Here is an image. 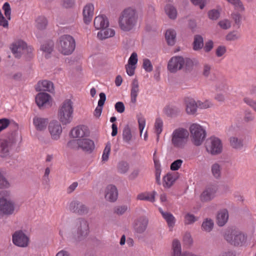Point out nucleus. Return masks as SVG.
Segmentation results:
<instances>
[{
    "label": "nucleus",
    "instance_id": "6e6552de",
    "mask_svg": "<svg viewBox=\"0 0 256 256\" xmlns=\"http://www.w3.org/2000/svg\"><path fill=\"white\" fill-rule=\"evenodd\" d=\"M9 192H5L0 194V218L4 215H11L15 210L14 202L6 196H8Z\"/></svg>",
    "mask_w": 256,
    "mask_h": 256
},
{
    "label": "nucleus",
    "instance_id": "bf43d9fd",
    "mask_svg": "<svg viewBox=\"0 0 256 256\" xmlns=\"http://www.w3.org/2000/svg\"><path fill=\"white\" fill-rule=\"evenodd\" d=\"M128 206L126 205L116 206L114 208V212L118 215H122L126 212Z\"/></svg>",
    "mask_w": 256,
    "mask_h": 256
},
{
    "label": "nucleus",
    "instance_id": "774afa93",
    "mask_svg": "<svg viewBox=\"0 0 256 256\" xmlns=\"http://www.w3.org/2000/svg\"><path fill=\"white\" fill-rule=\"evenodd\" d=\"M137 54L134 52L131 54L128 60V64L135 66L138 62Z\"/></svg>",
    "mask_w": 256,
    "mask_h": 256
},
{
    "label": "nucleus",
    "instance_id": "13d9d810",
    "mask_svg": "<svg viewBox=\"0 0 256 256\" xmlns=\"http://www.w3.org/2000/svg\"><path fill=\"white\" fill-rule=\"evenodd\" d=\"M184 244L188 247L190 246L193 242V240L190 233H186L183 238Z\"/></svg>",
    "mask_w": 256,
    "mask_h": 256
},
{
    "label": "nucleus",
    "instance_id": "a211bd4d",
    "mask_svg": "<svg viewBox=\"0 0 256 256\" xmlns=\"http://www.w3.org/2000/svg\"><path fill=\"white\" fill-rule=\"evenodd\" d=\"M50 94L45 92H40L36 96V102L40 108L50 106Z\"/></svg>",
    "mask_w": 256,
    "mask_h": 256
},
{
    "label": "nucleus",
    "instance_id": "6ab92c4d",
    "mask_svg": "<svg viewBox=\"0 0 256 256\" xmlns=\"http://www.w3.org/2000/svg\"><path fill=\"white\" fill-rule=\"evenodd\" d=\"M184 102L186 114L188 115L196 116L198 108L196 101L192 98H186Z\"/></svg>",
    "mask_w": 256,
    "mask_h": 256
},
{
    "label": "nucleus",
    "instance_id": "052dcab7",
    "mask_svg": "<svg viewBox=\"0 0 256 256\" xmlns=\"http://www.w3.org/2000/svg\"><path fill=\"white\" fill-rule=\"evenodd\" d=\"M142 66L144 68L147 72H150L152 70V64L150 60L148 58L144 59L143 60Z\"/></svg>",
    "mask_w": 256,
    "mask_h": 256
},
{
    "label": "nucleus",
    "instance_id": "aec40b11",
    "mask_svg": "<svg viewBox=\"0 0 256 256\" xmlns=\"http://www.w3.org/2000/svg\"><path fill=\"white\" fill-rule=\"evenodd\" d=\"M48 120L46 118L36 116L33 118V124L38 131H44L48 127Z\"/></svg>",
    "mask_w": 256,
    "mask_h": 256
},
{
    "label": "nucleus",
    "instance_id": "393cba45",
    "mask_svg": "<svg viewBox=\"0 0 256 256\" xmlns=\"http://www.w3.org/2000/svg\"><path fill=\"white\" fill-rule=\"evenodd\" d=\"M80 149L91 152L95 148L94 142L88 138L80 139Z\"/></svg>",
    "mask_w": 256,
    "mask_h": 256
},
{
    "label": "nucleus",
    "instance_id": "ea45409f",
    "mask_svg": "<svg viewBox=\"0 0 256 256\" xmlns=\"http://www.w3.org/2000/svg\"><path fill=\"white\" fill-rule=\"evenodd\" d=\"M112 36V29H104L98 32L97 36L101 40L108 38Z\"/></svg>",
    "mask_w": 256,
    "mask_h": 256
},
{
    "label": "nucleus",
    "instance_id": "680f3d73",
    "mask_svg": "<svg viewBox=\"0 0 256 256\" xmlns=\"http://www.w3.org/2000/svg\"><path fill=\"white\" fill-rule=\"evenodd\" d=\"M182 162V160L180 159H178L174 160L170 164V170H178L181 166Z\"/></svg>",
    "mask_w": 256,
    "mask_h": 256
},
{
    "label": "nucleus",
    "instance_id": "a878e982",
    "mask_svg": "<svg viewBox=\"0 0 256 256\" xmlns=\"http://www.w3.org/2000/svg\"><path fill=\"white\" fill-rule=\"evenodd\" d=\"M36 90L37 91H48L52 92L54 90L53 84L46 80L39 82L38 83Z\"/></svg>",
    "mask_w": 256,
    "mask_h": 256
},
{
    "label": "nucleus",
    "instance_id": "c85d7f7f",
    "mask_svg": "<svg viewBox=\"0 0 256 256\" xmlns=\"http://www.w3.org/2000/svg\"><path fill=\"white\" fill-rule=\"evenodd\" d=\"M184 66H185L186 72H191L194 66L198 64V61L196 58H184Z\"/></svg>",
    "mask_w": 256,
    "mask_h": 256
},
{
    "label": "nucleus",
    "instance_id": "49530a36",
    "mask_svg": "<svg viewBox=\"0 0 256 256\" xmlns=\"http://www.w3.org/2000/svg\"><path fill=\"white\" fill-rule=\"evenodd\" d=\"M47 20L44 16H39L36 20V26L40 30H42L46 28L47 25Z\"/></svg>",
    "mask_w": 256,
    "mask_h": 256
},
{
    "label": "nucleus",
    "instance_id": "9d476101",
    "mask_svg": "<svg viewBox=\"0 0 256 256\" xmlns=\"http://www.w3.org/2000/svg\"><path fill=\"white\" fill-rule=\"evenodd\" d=\"M18 139L21 137L18 134H13L6 140L0 142V156L5 158L9 156L10 150L15 144Z\"/></svg>",
    "mask_w": 256,
    "mask_h": 256
},
{
    "label": "nucleus",
    "instance_id": "6e6d98bb",
    "mask_svg": "<svg viewBox=\"0 0 256 256\" xmlns=\"http://www.w3.org/2000/svg\"><path fill=\"white\" fill-rule=\"evenodd\" d=\"M240 38V34L238 32L233 31L229 32L226 36V40L228 41L236 40Z\"/></svg>",
    "mask_w": 256,
    "mask_h": 256
},
{
    "label": "nucleus",
    "instance_id": "9b49d317",
    "mask_svg": "<svg viewBox=\"0 0 256 256\" xmlns=\"http://www.w3.org/2000/svg\"><path fill=\"white\" fill-rule=\"evenodd\" d=\"M62 124L56 120H52L49 122L48 132L52 140L57 141L60 138L63 131Z\"/></svg>",
    "mask_w": 256,
    "mask_h": 256
},
{
    "label": "nucleus",
    "instance_id": "e433bc0d",
    "mask_svg": "<svg viewBox=\"0 0 256 256\" xmlns=\"http://www.w3.org/2000/svg\"><path fill=\"white\" fill-rule=\"evenodd\" d=\"M230 146L234 149L240 150L243 147V140L236 137H231L230 138Z\"/></svg>",
    "mask_w": 256,
    "mask_h": 256
},
{
    "label": "nucleus",
    "instance_id": "e2e57ef3",
    "mask_svg": "<svg viewBox=\"0 0 256 256\" xmlns=\"http://www.w3.org/2000/svg\"><path fill=\"white\" fill-rule=\"evenodd\" d=\"M218 24L221 28L224 30L228 29L231 26L230 22L226 19L220 21Z\"/></svg>",
    "mask_w": 256,
    "mask_h": 256
},
{
    "label": "nucleus",
    "instance_id": "37998d69",
    "mask_svg": "<svg viewBox=\"0 0 256 256\" xmlns=\"http://www.w3.org/2000/svg\"><path fill=\"white\" fill-rule=\"evenodd\" d=\"M214 227V222L211 219L206 218L202 224L203 230L207 232H210Z\"/></svg>",
    "mask_w": 256,
    "mask_h": 256
},
{
    "label": "nucleus",
    "instance_id": "c756f323",
    "mask_svg": "<svg viewBox=\"0 0 256 256\" xmlns=\"http://www.w3.org/2000/svg\"><path fill=\"white\" fill-rule=\"evenodd\" d=\"M54 43L52 41H48L42 45L40 50L46 58L49 57V55L53 50Z\"/></svg>",
    "mask_w": 256,
    "mask_h": 256
},
{
    "label": "nucleus",
    "instance_id": "2eb2a0df",
    "mask_svg": "<svg viewBox=\"0 0 256 256\" xmlns=\"http://www.w3.org/2000/svg\"><path fill=\"white\" fill-rule=\"evenodd\" d=\"M148 224V219L144 216L136 220L133 224L134 232L137 234H142L146 230Z\"/></svg>",
    "mask_w": 256,
    "mask_h": 256
},
{
    "label": "nucleus",
    "instance_id": "473e14b6",
    "mask_svg": "<svg viewBox=\"0 0 256 256\" xmlns=\"http://www.w3.org/2000/svg\"><path fill=\"white\" fill-rule=\"evenodd\" d=\"M176 32L174 30L169 29L166 31L165 38L168 44L174 46L176 41Z\"/></svg>",
    "mask_w": 256,
    "mask_h": 256
},
{
    "label": "nucleus",
    "instance_id": "58836bf2",
    "mask_svg": "<svg viewBox=\"0 0 256 256\" xmlns=\"http://www.w3.org/2000/svg\"><path fill=\"white\" fill-rule=\"evenodd\" d=\"M226 86V84L224 78H216L214 84L215 90L216 92L224 90Z\"/></svg>",
    "mask_w": 256,
    "mask_h": 256
},
{
    "label": "nucleus",
    "instance_id": "8fccbe9b",
    "mask_svg": "<svg viewBox=\"0 0 256 256\" xmlns=\"http://www.w3.org/2000/svg\"><path fill=\"white\" fill-rule=\"evenodd\" d=\"M80 139L72 140L68 142L67 146L68 148L72 149H80Z\"/></svg>",
    "mask_w": 256,
    "mask_h": 256
},
{
    "label": "nucleus",
    "instance_id": "72a5a7b5",
    "mask_svg": "<svg viewBox=\"0 0 256 256\" xmlns=\"http://www.w3.org/2000/svg\"><path fill=\"white\" fill-rule=\"evenodd\" d=\"M162 217L166 220L168 227L172 228L175 224L176 219L174 216L170 212H164L160 210Z\"/></svg>",
    "mask_w": 256,
    "mask_h": 256
},
{
    "label": "nucleus",
    "instance_id": "39448f33",
    "mask_svg": "<svg viewBox=\"0 0 256 256\" xmlns=\"http://www.w3.org/2000/svg\"><path fill=\"white\" fill-rule=\"evenodd\" d=\"M10 49L14 56L16 58L24 56L26 58H29L32 56V48L28 46L26 42L21 40L14 42L11 45Z\"/></svg>",
    "mask_w": 256,
    "mask_h": 256
},
{
    "label": "nucleus",
    "instance_id": "cd10ccee",
    "mask_svg": "<svg viewBox=\"0 0 256 256\" xmlns=\"http://www.w3.org/2000/svg\"><path fill=\"white\" fill-rule=\"evenodd\" d=\"M106 99V94L104 92L100 94V100L98 102V105L96 108L94 114L96 118H99L102 114V106Z\"/></svg>",
    "mask_w": 256,
    "mask_h": 256
},
{
    "label": "nucleus",
    "instance_id": "f704fd0d",
    "mask_svg": "<svg viewBox=\"0 0 256 256\" xmlns=\"http://www.w3.org/2000/svg\"><path fill=\"white\" fill-rule=\"evenodd\" d=\"M166 114L169 117H176L180 112V110L175 106H167L164 110Z\"/></svg>",
    "mask_w": 256,
    "mask_h": 256
},
{
    "label": "nucleus",
    "instance_id": "0eeeda50",
    "mask_svg": "<svg viewBox=\"0 0 256 256\" xmlns=\"http://www.w3.org/2000/svg\"><path fill=\"white\" fill-rule=\"evenodd\" d=\"M189 133L184 128L175 130L172 136V144L174 147L183 148L188 141Z\"/></svg>",
    "mask_w": 256,
    "mask_h": 256
},
{
    "label": "nucleus",
    "instance_id": "3c124183",
    "mask_svg": "<svg viewBox=\"0 0 256 256\" xmlns=\"http://www.w3.org/2000/svg\"><path fill=\"white\" fill-rule=\"evenodd\" d=\"M185 224H190L197 221L198 218L196 217L194 214L190 213L187 214L184 217Z\"/></svg>",
    "mask_w": 256,
    "mask_h": 256
},
{
    "label": "nucleus",
    "instance_id": "20e7f679",
    "mask_svg": "<svg viewBox=\"0 0 256 256\" xmlns=\"http://www.w3.org/2000/svg\"><path fill=\"white\" fill-rule=\"evenodd\" d=\"M89 233V226L88 221L83 218L77 219L72 230V236L76 242L84 240Z\"/></svg>",
    "mask_w": 256,
    "mask_h": 256
},
{
    "label": "nucleus",
    "instance_id": "864d4df0",
    "mask_svg": "<svg viewBox=\"0 0 256 256\" xmlns=\"http://www.w3.org/2000/svg\"><path fill=\"white\" fill-rule=\"evenodd\" d=\"M2 10H4L6 18L8 20H10L11 8L9 3L5 2L2 6Z\"/></svg>",
    "mask_w": 256,
    "mask_h": 256
},
{
    "label": "nucleus",
    "instance_id": "7c9ffc66",
    "mask_svg": "<svg viewBox=\"0 0 256 256\" xmlns=\"http://www.w3.org/2000/svg\"><path fill=\"white\" fill-rule=\"evenodd\" d=\"M130 166L129 163L126 160H120L117 164L116 169L118 173L124 174H126L130 170Z\"/></svg>",
    "mask_w": 256,
    "mask_h": 256
},
{
    "label": "nucleus",
    "instance_id": "4c0bfd02",
    "mask_svg": "<svg viewBox=\"0 0 256 256\" xmlns=\"http://www.w3.org/2000/svg\"><path fill=\"white\" fill-rule=\"evenodd\" d=\"M165 12L171 19H175L176 18L177 12L176 8L172 4H168L164 8Z\"/></svg>",
    "mask_w": 256,
    "mask_h": 256
},
{
    "label": "nucleus",
    "instance_id": "f03ea898",
    "mask_svg": "<svg viewBox=\"0 0 256 256\" xmlns=\"http://www.w3.org/2000/svg\"><path fill=\"white\" fill-rule=\"evenodd\" d=\"M74 108L73 102L70 99H66L60 106L57 116L58 122L62 125L70 124L73 120Z\"/></svg>",
    "mask_w": 256,
    "mask_h": 256
},
{
    "label": "nucleus",
    "instance_id": "4d7b16f0",
    "mask_svg": "<svg viewBox=\"0 0 256 256\" xmlns=\"http://www.w3.org/2000/svg\"><path fill=\"white\" fill-rule=\"evenodd\" d=\"M208 16L212 20H216L220 16V12L218 10L213 9L208 11Z\"/></svg>",
    "mask_w": 256,
    "mask_h": 256
},
{
    "label": "nucleus",
    "instance_id": "338daca9",
    "mask_svg": "<svg viewBox=\"0 0 256 256\" xmlns=\"http://www.w3.org/2000/svg\"><path fill=\"white\" fill-rule=\"evenodd\" d=\"M62 4L65 8H72L75 4V0H62Z\"/></svg>",
    "mask_w": 256,
    "mask_h": 256
},
{
    "label": "nucleus",
    "instance_id": "603ef678",
    "mask_svg": "<svg viewBox=\"0 0 256 256\" xmlns=\"http://www.w3.org/2000/svg\"><path fill=\"white\" fill-rule=\"evenodd\" d=\"M163 122L162 120L160 118H157L156 119L154 128L156 129V132L158 134H160L162 130Z\"/></svg>",
    "mask_w": 256,
    "mask_h": 256
},
{
    "label": "nucleus",
    "instance_id": "b1692460",
    "mask_svg": "<svg viewBox=\"0 0 256 256\" xmlns=\"http://www.w3.org/2000/svg\"><path fill=\"white\" fill-rule=\"evenodd\" d=\"M139 91L138 80L136 78H134L132 80L130 89V102L133 104H135L136 102V98Z\"/></svg>",
    "mask_w": 256,
    "mask_h": 256
},
{
    "label": "nucleus",
    "instance_id": "2f4dec72",
    "mask_svg": "<svg viewBox=\"0 0 256 256\" xmlns=\"http://www.w3.org/2000/svg\"><path fill=\"white\" fill-rule=\"evenodd\" d=\"M204 38L201 35L196 34L194 36V42H192L193 50L198 51L204 47Z\"/></svg>",
    "mask_w": 256,
    "mask_h": 256
},
{
    "label": "nucleus",
    "instance_id": "f257e3e1",
    "mask_svg": "<svg viewBox=\"0 0 256 256\" xmlns=\"http://www.w3.org/2000/svg\"><path fill=\"white\" fill-rule=\"evenodd\" d=\"M138 20L136 10L132 8L124 10L118 18V26L124 32H130L136 26Z\"/></svg>",
    "mask_w": 256,
    "mask_h": 256
},
{
    "label": "nucleus",
    "instance_id": "bb28decb",
    "mask_svg": "<svg viewBox=\"0 0 256 256\" xmlns=\"http://www.w3.org/2000/svg\"><path fill=\"white\" fill-rule=\"evenodd\" d=\"M228 218V214L226 210L224 209L220 211L216 216V223L220 226H224Z\"/></svg>",
    "mask_w": 256,
    "mask_h": 256
},
{
    "label": "nucleus",
    "instance_id": "7ed1b4c3",
    "mask_svg": "<svg viewBox=\"0 0 256 256\" xmlns=\"http://www.w3.org/2000/svg\"><path fill=\"white\" fill-rule=\"evenodd\" d=\"M224 236V240L228 244L234 246H242L246 244L247 236L239 230L228 228Z\"/></svg>",
    "mask_w": 256,
    "mask_h": 256
},
{
    "label": "nucleus",
    "instance_id": "dca6fc26",
    "mask_svg": "<svg viewBox=\"0 0 256 256\" xmlns=\"http://www.w3.org/2000/svg\"><path fill=\"white\" fill-rule=\"evenodd\" d=\"M184 58L181 56L172 57L169 60L168 68L171 72H176L184 66Z\"/></svg>",
    "mask_w": 256,
    "mask_h": 256
},
{
    "label": "nucleus",
    "instance_id": "ddd939ff",
    "mask_svg": "<svg viewBox=\"0 0 256 256\" xmlns=\"http://www.w3.org/2000/svg\"><path fill=\"white\" fill-rule=\"evenodd\" d=\"M12 243L20 248H26L30 244V238L23 231H16L12 235Z\"/></svg>",
    "mask_w": 256,
    "mask_h": 256
},
{
    "label": "nucleus",
    "instance_id": "5701e85b",
    "mask_svg": "<svg viewBox=\"0 0 256 256\" xmlns=\"http://www.w3.org/2000/svg\"><path fill=\"white\" fill-rule=\"evenodd\" d=\"M94 24L96 30L107 28L109 25L108 18L104 15H99L94 19Z\"/></svg>",
    "mask_w": 256,
    "mask_h": 256
},
{
    "label": "nucleus",
    "instance_id": "4be33fe9",
    "mask_svg": "<svg viewBox=\"0 0 256 256\" xmlns=\"http://www.w3.org/2000/svg\"><path fill=\"white\" fill-rule=\"evenodd\" d=\"M88 134V128L84 125H80L74 128L70 132L71 136L73 138H82L86 136Z\"/></svg>",
    "mask_w": 256,
    "mask_h": 256
},
{
    "label": "nucleus",
    "instance_id": "69168bd1",
    "mask_svg": "<svg viewBox=\"0 0 256 256\" xmlns=\"http://www.w3.org/2000/svg\"><path fill=\"white\" fill-rule=\"evenodd\" d=\"M196 102L198 106V108H207L210 107L212 105V104L208 100H206L204 102L198 100Z\"/></svg>",
    "mask_w": 256,
    "mask_h": 256
},
{
    "label": "nucleus",
    "instance_id": "a18cd8bd",
    "mask_svg": "<svg viewBox=\"0 0 256 256\" xmlns=\"http://www.w3.org/2000/svg\"><path fill=\"white\" fill-rule=\"evenodd\" d=\"M124 140L128 143H129L132 138V134L130 128L128 125H126L123 130Z\"/></svg>",
    "mask_w": 256,
    "mask_h": 256
},
{
    "label": "nucleus",
    "instance_id": "f3484780",
    "mask_svg": "<svg viewBox=\"0 0 256 256\" xmlns=\"http://www.w3.org/2000/svg\"><path fill=\"white\" fill-rule=\"evenodd\" d=\"M218 190L216 186L210 185L206 186L200 196V200L202 202H208L212 200Z\"/></svg>",
    "mask_w": 256,
    "mask_h": 256
},
{
    "label": "nucleus",
    "instance_id": "c03bdc74",
    "mask_svg": "<svg viewBox=\"0 0 256 256\" xmlns=\"http://www.w3.org/2000/svg\"><path fill=\"white\" fill-rule=\"evenodd\" d=\"M174 178L172 176V174H167L163 178L164 186L170 188L174 183Z\"/></svg>",
    "mask_w": 256,
    "mask_h": 256
},
{
    "label": "nucleus",
    "instance_id": "1a4fd4ad",
    "mask_svg": "<svg viewBox=\"0 0 256 256\" xmlns=\"http://www.w3.org/2000/svg\"><path fill=\"white\" fill-rule=\"evenodd\" d=\"M190 130L192 142L196 146L201 145L206 136V130L202 126L197 124H192L190 128Z\"/></svg>",
    "mask_w": 256,
    "mask_h": 256
},
{
    "label": "nucleus",
    "instance_id": "c9c22d12",
    "mask_svg": "<svg viewBox=\"0 0 256 256\" xmlns=\"http://www.w3.org/2000/svg\"><path fill=\"white\" fill-rule=\"evenodd\" d=\"M156 194V192L154 191L151 194L148 192L140 193L138 195L137 199L154 202V201Z\"/></svg>",
    "mask_w": 256,
    "mask_h": 256
},
{
    "label": "nucleus",
    "instance_id": "0e129e2a",
    "mask_svg": "<svg viewBox=\"0 0 256 256\" xmlns=\"http://www.w3.org/2000/svg\"><path fill=\"white\" fill-rule=\"evenodd\" d=\"M10 184L4 176L0 172V188H8Z\"/></svg>",
    "mask_w": 256,
    "mask_h": 256
},
{
    "label": "nucleus",
    "instance_id": "423d86ee",
    "mask_svg": "<svg viewBox=\"0 0 256 256\" xmlns=\"http://www.w3.org/2000/svg\"><path fill=\"white\" fill-rule=\"evenodd\" d=\"M75 40L70 35H64L60 37L58 43V50L64 55L72 54L75 49Z\"/></svg>",
    "mask_w": 256,
    "mask_h": 256
},
{
    "label": "nucleus",
    "instance_id": "a19ab883",
    "mask_svg": "<svg viewBox=\"0 0 256 256\" xmlns=\"http://www.w3.org/2000/svg\"><path fill=\"white\" fill-rule=\"evenodd\" d=\"M238 12H234L231 14L230 17L234 22V25L236 26L238 28H240L242 23V15Z\"/></svg>",
    "mask_w": 256,
    "mask_h": 256
},
{
    "label": "nucleus",
    "instance_id": "79ce46f5",
    "mask_svg": "<svg viewBox=\"0 0 256 256\" xmlns=\"http://www.w3.org/2000/svg\"><path fill=\"white\" fill-rule=\"evenodd\" d=\"M221 166L218 163H214L212 166L211 171L213 176L216 179L219 178L221 175Z\"/></svg>",
    "mask_w": 256,
    "mask_h": 256
},
{
    "label": "nucleus",
    "instance_id": "412c9836",
    "mask_svg": "<svg viewBox=\"0 0 256 256\" xmlns=\"http://www.w3.org/2000/svg\"><path fill=\"white\" fill-rule=\"evenodd\" d=\"M94 13V6L91 3L86 4L83 8V17L84 23L89 24L93 17Z\"/></svg>",
    "mask_w": 256,
    "mask_h": 256
},
{
    "label": "nucleus",
    "instance_id": "5fc2aeb1",
    "mask_svg": "<svg viewBox=\"0 0 256 256\" xmlns=\"http://www.w3.org/2000/svg\"><path fill=\"white\" fill-rule=\"evenodd\" d=\"M111 149V144L110 142H108L104 150L102 156V160L106 162L108 160L109 154Z\"/></svg>",
    "mask_w": 256,
    "mask_h": 256
},
{
    "label": "nucleus",
    "instance_id": "f8f14e48",
    "mask_svg": "<svg viewBox=\"0 0 256 256\" xmlns=\"http://www.w3.org/2000/svg\"><path fill=\"white\" fill-rule=\"evenodd\" d=\"M206 148L207 152L212 155H217L222 152L221 140L216 137H211L206 140Z\"/></svg>",
    "mask_w": 256,
    "mask_h": 256
},
{
    "label": "nucleus",
    "instance_id": "4468645a",
    "mask_svg": "<svg viewBox=\"0 0 256 256\" xmlns=\"http://www.w3.org/2000/svg\"><path fill=\"white\" fill-rule=\"evenodd\" d=\"M68 210L70 212L78 215L86 214L88 212V208L82 202L74 200L68 204Z\"/></svg>",
    "mask_w": 256,
    "mask_h": 256
},
{
    "label": "nucleus",
    "instance_id": "de8ad7c7",
    "mask_svg": "<svg viewBox=\"0 0 256 256\" xmlns=\"http://www.w3.org/2000/svg\"><path fill=\"white\" fill-rule=\"evenodd\" d=\"M230 4L234 6L236 12H242L245 11V8L241 0H234Z\"/></svg>",
    "mask_w": 256,
    "mask_h": 256
},
{
    "label": "nucleus",
    "instance_id": "09e8293b",
    "mask_svg": "<svg viewBox=\"0 0 256 256\" xmlns=\"http://www.w3.org/2000/svg\"><path fill=\"white\" fill-rule=\"evenodd\" d=\"M105 200L111 202H112V185L109 184L106 188L104 192Z\"/></svg>",
    "mask_w": 256,
    "mask_h": 256
}]
</instances>
